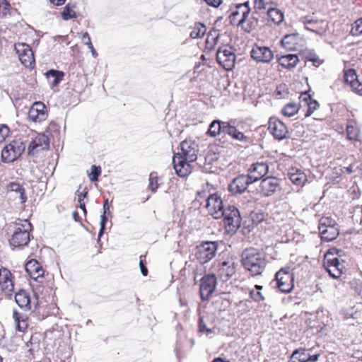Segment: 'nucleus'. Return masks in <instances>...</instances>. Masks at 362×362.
I'll list each match as a JSON object with an SVG mask.
<instances>
[{"label": "nucleus", "mask_w": 362, "mask_h": 362, "mask_svg": "<svg viewBox=\"0 0 362 362\" xmlns=\"http://www.w3.org/2000/svg\"><path fill=\"white\" fill-rule=\"evenodd\" d=\"M197 144L192 140L180 144V152L173 156V163L176 174L180 177L188 176L192 172L191 163L197 158Z\"/></svg>", "instance_id": "obj_1"}, {"label": "nucleus", "mask_w": 362, "mask_h": 362, "mask_svg": "<svg viewBox=\"0 0 362 362\" xmlns=\"http://www.w3.org/2000/svg\"><path fill=\"white\" fill-rule=\"evenodd\" d=\"M250 11L248 1L235 5L231 9L229 16L230 23L233 25L241 27L247 33H250L257 25L258 22L255 16L250 15Z\"/></svg>", "instance_id": "obj_2"}, {"label": "nucleus", "mask_w": 362, "mask_h": 362, "mask_svg": "<svg viewBox=\"0 0 362 362\" xmlns=\"http://www.w3.org/2000/svg\"><path fill=\"white\" fill-rule=\"evenodd\" d=\"M241 261L244 268L252 276L262 274L267 265L264 255L255 248L245 250Z\"/></svg>", "instance_id": "obj_3"}, {"label": "nucleus", "mask_w": 362, "mask_h": 362, "mask_svg": "<svg viewBox=\"0 0 362 362\" xmlns=\"http://www.w3.org/2000/svg\"><path fill=\"white\" fill-rule=\"evenodd\" d=\"M341 250L332 247L325 255L324 267L329 275L334 279L339 278L344 269V262L343 260L340 262L338 257L334 256L335 255L341 256Z\"/></svg>", "instance_id": "obj_4"}, {"label": "nucleus", "mask_w": 362, "mask_h": 362, "mask_svg": "<svg viewBox=\"0 0 362 362\" xmlns=\"http://www.w3.org/2000/svg\"><path fill=\"white\" fill-rule=\"evenodd\" d=\"M31 230L32 225L27 219L16 223L15 231L10 240V246L13 249L27 245L30 241Z\"/></svg>", "instance_id": "obj_5"}, {"label": "nucleus", "mask_w": 362, "mask_h": 362, "mask_svg": "<svg viewBox=\"0 0 362 362\" xmlns=\"http://www.w3.org/2000/svg\"><path fill=\"white\" fill-rule=\"evenodd\" d=\"M25 148V146L21 140H13L2 149L1 160L8 163L16 160L24 152Z\"/></svg>", "instance_id": "obj_6"}, {"label": "nucleus", "mask_w": 362, "mask_h": 362, "mask_svg": "<svg viewBox=\"0 0 362 362\" xmlns=\"http://www.w3.org/2000/svg\"><path fill=\"white\" fill-rule=\"evenodd\" d=\"M223 224L228 232L232 233L240 226L241 217L238 209L234 206H228L223 210Z\"/></svg>", "instance_id": "obj_7"}, {"label": "nucleus", "mask_w": 362, "mask_h": 362, "mask_svg": "<svg viewBox=\"0 0 362 362\" xmlns=\"http://www.w3.org/2000/svg\"><path fill=\"white\" fill-rule=\"evenodd\" d=\"M277 288L282 293H290L293 288V274L290 267L280 269L275 276Z\"/></svg>", "instance_id": "obj_8"}, {"label": "nucleus", "mask_w": 362, "mask_h": 362, "mask_svg": "<svg viewBox=\"0 0 362 362\" xmlns=\"http://www.w3.org/2000/svg\"><path fill=\"white\" fill-rule=\"evenodd\" d=\"M235 54L231 47L224 45L217 51L216 60L227 71L233 69L235 64Z\"/></svg>", "instance_id": "obj_9"}, {"label": "nucleus", "mask_w": 362, "mask_h": 362, "mask_svg": "<svg viewBox=\"0 0 362 362\" xmlns=\"http://www.w3.org/2000/svg\"><path fill=\"white\" fill-rule=\"evenodd\" d=\"M217 250L216 242H205L197 246L195 257L200 263L204 264L212 259Z\"/></svg>", "instance_id": "obj_10"}, {"label": "nucleus", "mask_w": 362, "mask_h": 362, "mask_svg": "<svg viewBox=\"0 0 362 362\" xmlns=\"http://www.w3.org/2000/svg\"><path fill=\"white\" fill-rule=\"evenodd\" d=\"M280 190V180L278 178L273 176H269L261 180L259 193L262 197H270Z\"/></svg>", "instance_id": "obj_11"}, {"label": "nucleus", "mask_w": 362, "mask_h": 362, "mask_svg": "<svg viewBox=\"0 0 362 362\" xmlns=\"http://www.w3.org/2000/svg\"><path fill=\"white\" fill-rule=\"evenodd\" d=\"M206 207L209 214L216 219L221 218L224 214L222 199L216 194L209 195Z\"/></svg>", "instance_id": "obj_12"}, {"label": "nucleus", "mask_w": 362, "mask_h": 362, "mask_svg": "<svg viewBox=\"0 0 362 362\" xmlns=\"http://www.w3.org/2000/svg\"><path fill=\"white\" fill-rule=\"evenodd\" d=\"M250 56L257 63L268 64L274 59V52L266 46L254 45Z\"/></svg>", "instance_id": "obj_13"}, {"label": "nucleus", "mask_w": 362, "mask_h": 362, "mask_svg": "<svg viewBox=\"0 0 362 362\" xmlns=\"http://www.w3.org/2000/svg\"><path fill=\"white\" fill-rule=\"evenodd\" d=\"M15 50L18 54L21 63L28 68H33L35 64V58L30 47L25 43L15 45Z\"/></svg>", "instance_id": "obj_14"}, {"label": "nucleus", "mask_w": 362, "mask_h": 362, "mask_svg": "<svg viewBox=\"0 0 362 362\" xmlns=\"http://www.w3.org/2000/svg\"><path fill=\"white\" fill-rule=\"evenodd\" d=\"M216 286V277L214 274H207L203 276L200 284V296L202 300H208L214 292Z\"/></svg>", "instance_id": "obj_15"}, {"label": "nucleus", "mask_w": 362, "mask_h": 362, "mask_svg": "<svg viewBox=\"0 0 362 362\" xmlns=\"http://www.w3.org/2000/svg\"><path fill=\"white\" fill-rule=\"evenodd\" d=\"M47 112L45 105L40 102H35L30 107L28 118L34 122H41L46 119Z\"/></svg>", "instance_id": "obj_16"}, {"label": "nucleus", "mask_w": 362, "mask_h": 362, "mask_svg": "<svg viewBox=\"0 0 362 362\" xmlns=\"http://www.w3.org/2000/svg\"><path fill=\"white\" fill-rule=\"evenodd\" d=\"M269 164L267 162H257L253 163L247 170V175L254 183L261 180L269 173Z\"/></svg>", "instance_id": "obj_17"}, {"label": "nucleus", "mask_w": 362, "mask_h": 362, "mask_svg": "<svg viewBox=\"0 0 362 362\" xmlns=\"http://www.w3.org/2000/svg\"><path fill=\"white\" fill-rule=\"evenodd\" d=\"M252 183L253 182L250 179L247 174L240 175L233 180L228 186V189L233 194H242Z\"/></svg>", "instance_id": "obj_18"}, {"label": "nucleus", "mask_w": 362, "mask_h": 362, "mask_svg": "<svg viewBox=\"0 0 362 362\" xmlns=\"http://www.w3.org/2000/svg\"><path fill=\"white\" fill-rule=\"evenodd\" d=\"M217 275L223 281H227L235 273L236 264L233 259H228L218 264Z\"/></svg>", "instance_id": "obj_19"}, {"label": "nucleus", "mask_w": 362, "mask_h": 362, "mask_svg": "<svg viewBox=\"0 0 362 362\" xmlns=\"http://www.w3.org/2000/svg\"><path fill=\"white\" fill-rule=\"evenodd\" d=\"M0 286L7 296H11L14 289L12 274L4 267L0 269Z\"/></svg>", "instance_id": "obj_20"}, {"label": "nucleus", "mask_w": 362, "mask_h": 362, "mask_svg": "<svg viewBox=\"0 0 362 362\" xmlns=\"http://www.w3.org/2000/svg\"><path fill=\"white\" fill-rule=\"evenodd\" d=\"M49 146L48 137L45 134H38L29 144L28 153L35 156L39 151L47 150Z\"/></svg>", "instance_id": "obj_21"}, {"label": "nucleus", "mask_w": 362, "mask_h": 362, "mask_svg": "<svg viewBox=\"0 0 362 362\" xmlns=\"http://www.w3.org/2000/svg\"><path fill=\"white\" fill-rule=\"evenodd\" d=\"M269 129L272 135L279 140L286 138L288 133L286 125L276 118H271L269 122Z\"/></svg>", "instance_id": "obj_22"}, {"label": "nucleus", "mask_w": 362, "mask_h": 362, "mask_svg": "<svg viewBox=\"0 0 362 362\" xmlns=\"http://www.w3.org/2000/svg\"><path fill=\"white\" fill-rule=\"evenodd\" d=\"M6 192L10 194L14 193L16 194L15 199H18L21 204H24L27 201L25 188L18 182H11L6 187Z\"/></svg>", "instance_id": "obj_23"}, {"label": "nucleus", "mask_w": 362, "mask_h": 362, "mask_svg": "<svg viewBox=\"0 0 362 362\" xmlns=\"http://www.w3.org/2000/svg\"><path fill=\"white\" fill-rule=\"evenodd\" d=\"M15 300L18 306L25 310H30L33 305L36 308V304L32 302L30 295L25 290H20L16 293Z\"/></svg>", "instance_id": "obj_24"}, {"label": "nucleus", "mask_w": 362, "mask_h": 362, "mask_svg": "<svg viewBox=\"0 0 362 362\" xmlns=\"http://www.w3.org/2000/svg\"><path fill=\"white\" fill-rule=\"evenodd\" d=\"M344 79L347 84H349L352 90L358 95H362L361 83L358 80V76L354 69H349L345 72Z\"/></svg>", "instance_id": "obj_25"}, {"label": "nucleus", "mask_w": 362, "mask_h": 362, "mask_svg": "<svg viewBox=\"0 0 362 362\" xmlns=\"http://www.w3.org/2000/svg\"><path fill=\"white\" fill-rule=\"evenodd\" d=\"M25 270L30 276L35 280L42 277L44 274V270L42 266L35 259H31L26 263Z\"/></svg>", "instance_id": "obj_26"}, {"label": "nucleus", "mask_w": 362, "mask_h": 362, "mask_svg": "<svg viewBox=\"0 0 362 362\" xmlns=\"http://www.w3.org/2000/svg\"><path fill=\"white\" fill-rule=\"evenodd\" d=\"M288 175L292 183L297 186L302 187L307 182V176L301 170L293 168L289 170Z\"/></svg>", "instance_id": "obj_27"}, {"label": "nucleus", "mask_w": 362, "mask_h": 362, "mask_svg": "<svg viewBox=\"0 0 362 362\" xmlns=\"http://www.w3.org/2000/svg\"><path fill=\"white\" fill-rule=\"evenodd\" d=\"M301 103L308 107V110L305 114V117L310 116L315 110L319 107V103L317 100H313L311 96L307 93H303L300 96Z\"/></svg>", "instance_id": "obj_28"}, {"label": "nucleus", "mask_w": 362, "mask_h": 362, "mask_svg": "<svg viewBox=\"0 0 362 362\" xmlns=\"http://www.w3.org/2000/svg\"><path fill=\"white\" fill-rule=\"evenodd\" d=\"M268 21L272 22L274 25H280L284 20V14L281 10L271 6L267 11Z\"/></svg>", "instance_id": "obj_29"}, {"label": "nucleus", "mask_w": 362, "mask_h": 362, "mask_svg": "<svg viewBox=\"0 0 362 362\" xmlns=\"http://www.w3.org/2000/svg\"><path fill=\"white\" fill-rule=\"evenodd\" d=\"M225 134H228L233 139L240 142H248V137L245 136L243 132L238 130L235 127L230 125L229 123L228 124V126L225 127Z\"/></svg>", "instance_id": "obj_30"}, {"label": "nucleus", "mask_w": 362, "mask_h": 362, "mask_svg": "<svg viewBox=\"0 0 362 362\" xmlns=\"http://www.w3.org/2000/svg\"><path fill=\"white\" fill-rule=\"evenodd\" d=\"M278 62L280 66L286 69L295 67L298 62V57L296 54H286L278 58Z\"/></svg>", "instance_id": "obj_31"}, {"label": "nucleus", "mask_w": 362, "mask_h": 362, "mask_svg": "<svg viewBox=\"0 0 362 362\" xmlns=\"http://www.w3.org/2000/svg\"><path fill=\"white\" fill-rule=\"evenodd\" d=\"M228 124L226 122L214 120L209 126L208 134L214 137L219 135L221 132L225 134V127L228 126Z\"/></svg>", "instance_id": "obj_32"}, {"label": "nucleus", "mask_w": 362, "mask_h": 362, "mask_svg": "<svg viewBox=\"0 0 362 362\" xmlns=\"http://www.w3.org/2000/svg\"><path fill=\"white\" fill-rule=\"evenodd\" d=\"M299 37L296 33L286 35L281 40L282 45L287 49H296Z\"/></svg>", "instance_id": "obj_33"}, {"label": "nucleus", "mask_w": 362, "mask_h": 362, "mask_svg": "<svg viewBox=\"0 0 362 362\" xmlns=\"http://www.w3.org/2000/svg\"><path fill=\"white\" fill-rule=\"evenodd\" d=\"M319 233L321 235L322 240L326 241H332L334 240L339 233L337 226L327 228H320L319 229Z\"/></svg>", "instance_id": "obj_34"}, {"label": "nucleus", "mask_w": 362, "mask_h": 362, "mask_svg": "<svg viewBox=\"0 0 362 362\" xmlns=\"http://www.w3.org/2000/svg\"><path fill=\"white\" fill-rule=\"evenodd\" d=\"M255 13H264L274 6L273 0H252Z\"/></svg>", "instance_id": "obj_35"}, {"label": "nucleus", "mask_w": 362, "mask_h": 362, "mask_svg": "<svg viewBox=\"0 0 362 362\" xmlns=\"http://www.w3.org/2000/svg\"><path fill=\"white\" fill-rule=\"evenodd\" d=\"M47 78L52 86H57L64 78V72L51 69L46 73Z\"/></svg>", "instance_id": "obj_36"}, {"label": "nucleus", "mask_w": 362, "mask_h": 362, "mask_svg": "<svg viewBox=\"0 0 362 362\" xmlns=\"http://www.w3.org/2000/svg\"><path fill=\"white\" fill-rule=\"evenodd\" d=\"M308 355L307 350L305 349H296L291 356L290 361L291 362H308Z\"/></svg>", "instance_id": "obj_37"}, {"label": "nucleus", "mask_w": 362, "mask_h": 362, "mask_svg": "<svg viewBox=\"0 0 362 362\" xmlns=\"http://www.w3.org/2000/svg\"><path fill=\"white\" fill-rule=\"evenodd\" d=\"M206 31V26L201 23H196L192 27V30L190 33V37L193 39L202 37Z\"/></svg>", "instance_id": "obj_38"}, {"label": "nucleus", "mask_w": 362, "mask_h": 362, "mask_svg": "<svg viewBox=\"0 0 362 362\" xmlns=\"http://www.w3.org/2000/svg\"><path fill=\"white\" fill-rule=\"evenodd\" d=\"M109 210H110V206L108 204L107 199H106L103 204V214L101 216V219H100V230L98 233V240L100 239V238L102 237V235L104 233L105 224L107 221V217L106 216V213L108 212Z\"/></svg>", "instance_id": "obj_39"}, {"label": "nucleus", "mask_w": 362, "mask_h": 362, "mask_svg": "<svg viewBox=\"0 0 362 362\" xmlns=\"http://www.w3.org/2000/svg\"><path fill=\"white\" fill-rule=\"evenodd\" d=\"M300 22L305 25L306 30L312 32H315V28H317V25L318 24V21L310 16L301 17Z\"/></svg>", "instance_id": "obj_40"}, {"label": "nucleus", "mask_w": 362, "mask_h": 362, "mask_svg": "<svg viewBox=\"0 0 362 362\" xmlns=\"http://www.w3.org/2000/svg\"><path fill=\"white\" fill-rule=\"evenodd\" d=\"M298 110L299 107L297 104L291 103L286 105L281 112L285 116L290 117L295 115Z\"/></svg>", "instance_id": "obj_41"}, {"label": "nucleus", "mask_w": 362, "mask_h": 362, "mask_svg": "<svg viewBox=\"0 0 362 362\" xmlns=\"http://www.w3.org/2000/svg\"><path fill=\"white\" fill-rule=\"evenodd\" d=\"M262 289V286L256 285L255 288L252 289L250 292V297L256 302L264 300V298L261 292Z\"/></svg>", "instance_id": "obj_42"}, {"label": "nucleus", "mask_w": 362, "mask_h": 362, "mask_svg": "<svg viewBox=\"0 0 362 362\" xmlns=\"http://www.w3.org/2000/svg\"><path fill=\"white\" fill-rule=\"evenodd\" d=\"M337 226L336 221L330 217H322L319 221L318 230L320 228H327Z\"/></svg>", "instance_id": "obj_43"}, {"label": "nucleus", "mask_w": 362, "mask_h": 362, "mask_svg": "<svg viewBox=\"0 0 362 362\" xmlns=\"http://www.w3.org/2000/svg\"><path fill=\"white\" fill-rule=\"evenodd\" d=\"M347 136L351 141H359V131L354 127L348 125L346 128Z\"/></svg>", "instance_id": "obj_44"}, {"label": "nucleus", "mask_w": 362, "mask_h": 362, "mask_svg": "<svg viewBox=\"0 0 362 362\" xmlns=\"http://www.w3.org/2000/svg\"><path fill=\"white\" fill-rule=\"evenodd\" d=\"M158 177L156 175V173H151L149 175L148 187L151 190V192H155L156 189L158 188Z\"/></svg>", "instance_id": "obj_45"}, {"label": "nucleus", "mask_w": 362, "mask_h": 362, "mask_svg": "<svg viewBox=\"0 0 362 362\" xmlns=\"http://www.w3.org/2000/svg\"><path fill=\"white\" fill-rule=\"evenodd\" d=\"M76 16L75 11L70 8L69 5H66L62 13V18L65 21H67L69 19L75 18Z\"/></svg>", "instance_id": "obj_46"}, {"label": "nucleus", "mask_w": 362, "mask_h": 362, "mask_svg": "<svg viewBox=\"0 0 362 362\" xmlns=\"http://www.w3.org/2000/svg\"><path fill=\"white\" fill-rule=\"evenodd\" d=\"M199 330L200 332L205 333L207 335L212 333V329L207 327L202 316H201L199 320Z\"/></svg>", "instance_id": "obj_47"}, {"label": "nucleus", "mask_w": 362, "mask_h": 362, "mask_svg": "<svg viewBox=\"0 0 362 362\" xmlns=\"http://www.w3.org/2000/svg\"><path fill=\"white\" fill-rule=\"evenodd\" d=\"M13 317L16 322V328L20 332H23L27 328V322L25 320L20 321L18 313L13 312Z\"/></svg>", "instance_id": "obj_48"}, {"label": "nucleus", "mask_w": 362, "mask_h": 362, "mask_svg": "<svg viewBox=\"0 0 362 362\" xmlns=\"http://www.w3.org/2000/svg\"><path fill=\"white\" fill-rule=\"evenodd\" d=\"M252 222L255 225H258L264 218V214L262 212H252L250 214Z\"/></svg>", "instance_id": "obj_49"}, {"label": "nucleus", "mask_w": 362, "mask_h": 362, "mask_svg": "<svg viewBox=\"0 0 362 362\" xmlns=\"http://www.w3.org/2000/svg\"><path fill=\"white\" fill-rule=\"evenodd\" d=\"M101 169L100 167L93 165L91 167V172L89 174L90 181L95 182L98 180V176L100 175Z\"/></svg>", "instance_id": "obj_50"}, {"label": "nucleus", "mask_w": 362, "mask_h": 362, "mask_svg": "<svg viewBox=\"0 0 362 362\" xmlns=\"http://www.w3.org/2000/svg\"><path fill=\"white\" fill-rule=\"evenodd\" d=\"M11 9V5L6 0H0V16H5Z\"/></svg>", "instance_id": "obj_51"}, {"label": "nucleus", "mask_w": 362, "mask_h": 362, "mask_svg": "<svg viewBox=\"0 0 362 362\" xmlns=\"http://www.w3.org/2000/svg\"><path fill=\"white\" fill-rule=\"evenodd\" d=\"M9 128L5 124L0 125V143L5 141L9 135Z\"/></svg>", "instance_id": "obj_52"}, {"label": "nucleus", "mask_w": 362, "mask_h": 362, "mask_svg": "<svg viewBox=\"0 0 362 362\" xmlns=\"http://www.w3.org/2000/svg\"><path fill=\"white\" fill-rule=\"evenodd\" d=\"M361 23L362 18H359L355 22V27H353L351 30V33L353 35H359L362 33V30H360Z\"/></svg>", "instance_id": "obj_53"}, {"label": "nucleus", "mask_w": 362, "mask_h": 362, "mask_svg": "<svg viewBox=\"0 0 362 362\" xmlns=\"http://www.w3.org/2000/svg\"><path fill=\"white\" fill-rule=\"evenodd\" d=\"M81 40L83 43L87 46H90L92 45L90 38L88 33H84L82 35Z\"/></svg>", "instance_id": "obj_54"}, {"label": "nucleus", "mask_w": 362, "mask_h": 362, "mask_svg": "<svg viewBox=\"0 0 362 362\" xmlns=\"http://www.w3.org/2000/svg\"><path fill=\"white\" fill-rule=\"evenodd\" d=\"M204 1L208 5L214 6V7H218L222 3V0H204Z\"/></svg>", "instance_id": "obj_55"}, {"label": "nucleus", "mask_w": 362, "mask_h": 362, "mask_svg": "<svg viewBox=\"0 0 362 362\" xmlns=\"http://www.w3.org/2000/svg\"><path fill=\"white\" fill-rule=\"evenodd\" d=\"M87 192H80L79 190H77L76 194H77L78 196V202H80V200L81 202L83 201L84 198L86 197L87 195Z\"/></svg>", "instance_id": "obj_56"}, {"label": "nucleus", "mask_w": 362, "mask_h": 362, "mask_svg": "<svg viewBox=\"0 0 362 362\" xmlns=\"http://www.w3.org/2000/svg\"><path fill=\"white\" fill-rule=\"evenodd\" d=\"M139 267H140V269H141V274L144 276H146L148 274V269L145 267V265L144 264L142 260H141L140 262H139Z\"/></svg>", "instance_id": "obj_57"}, {"label": "nucleus", "mask_w": 362, "mask_h": 362, "mask_svg": "<svg viewBox=\"0 0 362 362\" xmlns=\"http://www.w3.org/2000/svg\"><path fill=\"white\" fill-rule=\"evenodd\" d=\"M308 361L310 362H316L319 358V354H315L313 356H310L309 354L308 355Z\"/></svg>", "instance_id": "obj_58"}, {"label": "nucleus", "mask_w": 362, "mask_h": 362, "mask_svg": "<svg viewBox=\"0 0 362 362\" xmlns=\"http://www.w3.org/2000/svg\"><path fill=\"white\" fill-rule=\"evenodd\" d=\"M52 4L56 6L63 5L66 0H49Z\"/></svg>", "instance_id": "obj_59"}, {"label": "nucleus", "mask_w": 362, "mask_h": 362, "mask_svg": "<svg viewBox=\"0 0 362 362\" xmlns=\"http://www.w3.org/2000/svg\"><path fill=\"white\" fill-rule=\"evenodd\" d=\"M88 47L91 52L92 56L94 58H96L98 57V53L96 52L95 49H94L93 44L90 46H88Z\"/></svg>", "instance_id": "obj_60"}, {"label": "nucleus", "mask_w": 362, "mask_h": 362, "mask_svg": "<svg viewBox=\"0 0 362 362\" xmlns=\"http://www.w3.org/2000/svg\"><path fill=\"white\" fill-rule=\"evenodd\" d=\"M78 203H79V207L83 210L84 214H86V204H85L84 201L81 202L80 200V202H78Z\"/></svg>", "instance_id": "obj_61"}, {"label": "nucleus", "mask_w": 362, "mask_h": 362, "mask_svg": "<svg viewBox=\"0 0 362 362\" xmlns=\"http://www.w3.org/2000/svg\"><path fill=\"white\" fill-rule=\"evenodd\" d=\"M212 362H229V361H226L222 358L218 357V358H214Z\"/></svg>", "instance_id": "obj_62"}, {"label": "nucleus", "mask_w": 362, "mask_h": 362, "mask_svg": "<svg viewBox=\"0 0 362 362\" xmlns=\"http://www.w3.org/2000/svg\"><path fill=\"white\" fill-rule=\"evenodd\" d=\"M346 171L348 173H351L353 172V166L350 165L347 168H346Z\"/></svg>", "instance_id": "obj_63"}, {"label": "nucleus", "mask_w": 362, "mask_h": 362, "mask_svg": "<svg viewBox=\"0 0 362 362\" xmlns=\"http://www.w3.org/2000/svg\"><path fill=\"white\" fill-rule=\"evenodd\" d=\"M309 60L313 62H314V63L318 62L320 61L318 57H312Z\"/></svg>", "instance_id": "obj_64"}]
</instances>
